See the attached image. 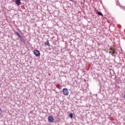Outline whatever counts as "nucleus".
<instances>
[{
	"mask_svg": "<svg viewBox=\"0 0 125 125\" xmlns=\"http://www.w3.org/2000/svg\"><path fill=\"white\" fill-rule=\"evenodd\" d=\"M34 54L36 56V57H39V56H41V53H40V51L38 50H35L34 51Z\"/></svg>",
	"mask_w": 125,
	"mask_h": 125,
	"instance_id": "2",
	"label": "nucleus"
},
{
	"mask_svg": "<svg viewBox=\"0 0 125 125\" xmlns=\"http://www.w3.org/2000/svg\"><path fill=\"white\" fill-rule=\"evenodd\" d=\"M16 3L17 4V5H21V1L20 0H16Z\"/></svg>",
	"mask_w": 125,
	"mask_h": 125,
	"instance_id": "5",
	"label": "nucleus"
},
{
	"mask_svg": "<svg viewBox=\"0 0 125 125\" xmlns=\"http://www.w3.org/2000/svg\"><path fill=\"white\" fill-rule=\"evenodd\" d=\"M97 14L98 15H100V16H103V14H102V13H101V12L98 11Z\"/></svg>",
	"mask_w": 125,
	"mask_h": 125,
	"instance_id": "7",
	"label": "nucleus"
},
{
	"mask_svg": "<svg viewBox=\"0 0 125 125\" xmlns=\"http://www.w3.org/2000/svg\"><path fill=\"white\" fill-rule=\"evenodd\" d=\"M45 45H47V46H50V44H49V42H48V40L45 42Z\"/></svg>",
	"mask_w": 125,
	"mask_h": 125,
	"instance_id": "6",
	"label": "nucleus"
},
{
	"mask_svg": "<svg viewBox=\"0 0 125 125\" xmlns=\"http://www.w3.org/2000/svg\"><path fill=\"white\" fill-rule=\"evenodd\" d=\"M109 53H111L112 56H114V55H115V53H116V51L114 49H111V50L109 51Z\"/></svg>",
	"mask_w": 125,
	"mask_h": 125,
	"instance_id": "4",
	"label": "nucleus"
},
{
	"mask_svg": "<svg viewBox=\"0 0 125 125\" xmlns=\"http://www.w3.org/2000/svg\"><path fill=\"white\" fill-rule=\"evenodd\" d=\"M69 116L70 117V118H71V119L73 118V114L72 113H69Z\"/></svg>",
	"mask_w": 125,
	"mask_h": 125,
	"instance_id": "10",
	"label": "nucleus"
},
{
	"mask_svg": "<svg viewBox=\"0 0 125 125\" xmlns=\"http://www.w3.org/2000/svg\"><path fill=\"white\" fill-rule=\"evenodd\" d=\"M63 95L65 96H68L69 95V90L66 88H63L62 90Z\"/></svg>",
	"mask_w": 125,
	"mask_h": 125,
	"instance_id": "1",
	"label": "nucleus"
},
{
	"mask_svg": "<svg viewBox=\"0 0 125 125\" xmlns=\"http://www.w3.org/2000/svg\"><path fill=\"white\" fill-rule=\"evenodd\" d=\"M48 121L49 122V123H53V122H54V118H53L52 116L49 115L48 117Z\"/></svg>",
	"mask_w": 125,
	"mask_h": 125,
	"instance_id": "3",
	"label": "nucleus"
},
{
	"mask_svg": "<svg viewBox=\"0 0 125 125\" xmlns=\"http://www.w3.org/2000/svg\"><path fill=\"white\" fill-rule=\"evenodd\" d=\"M2 113V110H1V108H0V114H1Z\"/></svg>",
	"mask_w": 125,
	"mask_h": 125,
	"instance_id": "11",
	"label": "nucleus"
},
{
	"mask_svg": "<svg viewBox=\"0 0 125 125\" xmlns=\"http://www.w3.org/2000/svg\"><path fill=\"white\" fill-rule=\"evenodd\" d=\"M20 39V40L21 42H25V40H24V38L22 36L19 38Z\"/></svg>",
	"mask_w": 125,
	"mask_h": 125,
	"instance_id": "8",
	"label": "nucleus"
},
{
	"mask_svg": "<svg viewBox=\"0 0 125 125\" xmlns=\"http://www.w3.org/2000/svg\"><path fill=\"white\" fill-rule=\"evenodd\" d=\"M16 34L17 36H18V37H19V38H20L21 37L20 36V34H19V33L16 32Z\"/></svg>",
	"mask_w": 125,
	"mask_h": 125,
	"instance_id": "9",
	"label": "nucleus"
}]
</instances>
